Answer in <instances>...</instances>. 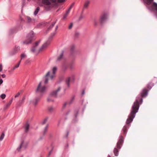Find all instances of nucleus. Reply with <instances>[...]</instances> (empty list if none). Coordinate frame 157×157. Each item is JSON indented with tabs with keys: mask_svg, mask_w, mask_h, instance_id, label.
<instances>
[{
	"mask_svg": "<svg viewBox=\"0 0 157 157\" xmlns=\"http://www.w3.org/2000/svg\"><path fill=\"white\" fill-rule=\"evenodd\" d=\"M57 69H51L48 71L45 75L44 82H40L38 84L36 90V93H39L41 94H44L46 90V87L44 84H47L48 82L49 78L51 79L53 78L55 76V74Z\"/></svg>",
	"mask_w": 157,
	"mask_h": 157,
	"instance_id": "1",
	"label": "nucleus"
},
{
	"mask_svg": "<svg viewBox=\"0 0 157 157\" xmlns=\"http://www.w3.org/2000/svg\"><path fill=\"white\" fill-rule=\"evenodd\" d=\"M142 99L141 98H138L137 99L136 101L134 102L133 105L130 115L127 119L126 123L127 124H128L131 123L135 117V114L137 112L139 107V102L141 103L142 101Z\"/></svg>",
	"mask_w": 157,
	"mask_h": 157,
	"instance_id": "2",
	"label": "nucleus"
},
{
	"mask_svg": "<svg viewBox=\"0 0 157 157\" xmlns=\"http://www.w3.org/2000/svg\"><path fill=\"white\" fill-rule=\"evenodd\" d=\"M36 37L33 31H31L27 35L26 40L23 41L22 43L24 44H28L31 43L32 41L35 40Z\"/></svg>",
	"mask_w": 157,
	"mask_h": 157,
	"instance_id": "3",
	"label": "nucleus"
},
{
	"mask_svg": "<svg viewBox=\"0 0 157 157\" xmlns=\"http://www.w3.org/2000/svg\"><path fill=\"white\" fill-rule=\"evenodd\" d=\"M20 50V47L18 46H15L13 49L10 52V55L13 56L16 54Z\"/></svg>",
	"mask_w": 157,
	"mask_h": 157,
	"instance_id": "4",
	"label": "nucleus"
},
{
	"mask_svg": "<svg viewBox=\"0 0 157 157\" xmlns=\"http://www.w3.org/2000/svg\"><path fill=\"white\" fill-rule=\"evenodd\" d=\"M123 141V137L122 136H121L120 139L117 144V147L118 149H120L121 146L122 145Z\"/></svg>",
	"mask_w": 157,
	"mask_h": 157,
	"instance_id": "5",
	"label": "nucleus"
},
{
	"mask_svg": "<svg viewBox=\"0 0 157 157\" xmlns=\"http://www.w3.org/2000/svg\"><path fill=\"white\" fill-rule=\"evenodd\" d=\"M107 13H104L102 15L100 18V22L101 24H103L107 18Z\"/></svg>",
	"mask_w": 157,
	"mask_h": 157,
	"instance_id": "6",
	"label": "nucleus"
},
{
	"mask_svg": "<svg viewBox=\"0 0 157 157\" xmlns=\"http://www.w3.org/2000/svg\"><path fill=\"white\" fill-rule=\"evenodd\" d=\"M60 87H58L56 90L52 92L51 94V95L52 97H56L57 93L59 92L61 90Z\"/></svg>",
	"mask_w": 157,
	"mask_h": 157,
	"instance_id": "7",
	"label": "nucleus"
},
{
	"mask_svg": "<svg viewBox=\"0 0 157 157\" xmlns=\"http://www.w3.org/2000/svg\"><path fill=\"white\" fill-rule=\"evenodd\" d=\"M50 42L48 41H47L44 43L42 46L40 48L39 50V52H40L42 50H43L44 49L47 47L48 46Z\"/></svg>",
	"mask_w": 157,
	"mask_h": 157,
	"instance_id": "8",
	"label": "nucleus"
},
{
	"mask_svg": "<svg viewBox=\"0 0 157 157\" xmlns=\"http://www.w3.org/2000/svg\"><path fill=\"white\" fill-rule=\"evenodd\" d=\"M90 3V1L88 0H86L84 3L83 10L82 11V13L84 11V10L87 9L88 6Z\"/></svg>",
	"mask_w": 157,
	"mask_h": 157,
	"instance_id": "9",
	"label": "nucleus"
},
{
	"mask_svg": "<svg viewBox=\"0 0 157 157\" xmlns=\"http://www.w3.org/2000/svg\"><path fill=\"white\" fill-rule=\"evenodd\" d=\"M152 6L155 10V14L157 18V3L156 2H154L152 5Z\"/></svg>",
	"mask_w": 157,
	"mask_h": 157,
	"instance_id": "10",
	"label": "nucleus"
},
{
	"mask_svg": "<svg viewBox=\"0 0 157 157\" xmlns=\"http://www.w3.org/2000/svg\"><path fill=\"white\" fill-rule=\"evenodd\" d=\"M40 98H36L32 101V103L34 105L36 106L40 101Z\"/></svg>",
	"mask_w": 157,
	"mask_h": 157,
	"instance_id": "11",
	"label": "nucleus"
},
{
	"mask_svg": "<svg viewBox=\"0 0 157 157\" xmlns=\"http://www.w3.org/2000/svg\"><path fill=\"white\" fill-rule=\"evenodd\" d=\"M147 90L146 89H144L141 93V96L144 97L147 96Z\"/></svg>",
	"mask_w": 157,
	"mask_h": 157,
	"instance_id": "12",
	"label": "nucleus"
},
{
	"mask_svg": "<svg viewBox=\"0 0 157 157\" xmlns=\"http://www.w3.org/2000/svg\"><path fill=\"white\" fill-rule=\"evenodd\" d=\"M74 97H73L71 101L68 103H67V102H65V103L63 105V108H65L66 106L67 105V104H69V105H70L71 104L72 102H73V101H74Z\"/></svg>",
	"mask_w": 157,
	"mask_h": 157,
	"instance_id": "13",
	"label": "nucleus"
},
{
	"mask_svg": "<svg viewBox=\"0 0 157 157\" xmlns=\"http://www.w3.org/2000/svg\"><path fill=\"white\" fill-rule=\"evenodd\" d=\"M48 124H47L46 126L44 128V129L43 132H42V135L43 136H44L46 134L47 131L48 129Z\"/></svg>",
	"mask_w": 157,
	"mask_h": 157,
	"instance_id": "14",
	"label": "nucleus"
},
{
	"mask_svg": "<svg viewBox=\"0 0 157 157\" xmlns=\"http://www.w3.org/2000/svg\"><path fill=\"white\" fill-rule=\"evenodd\" d=\"M64 51H62V52L60 56L58 57L57 59V61H60L62 59H63V55L64 54Z\"/></svg>",
	"mask_w": 157,
	"mask_h": 157,
	"instance_id": "15",
	"label": "nucleus"
},
{
	"mask_svg": "<svg viewBox=\"0 0 157 157\" xmlns=\"http://www.w3.org/2000/svg\"><path fill=\"white\" fill-rule=\"evenodd\" d=\"M29 127V124L28 123H26L25 126V132H27L28 131Z\"/></svg>",
	"mask_w": 157,
	"mask_h": 157,
	"instance_id": "16",
	"label": "nucleus"
},
{
	"mask_svg": "<svg viewBox=\"0 0 157 157\" xmlns=\"http://www.w3.org/2000/svg\"><path fill=\"white\" fill-rule=\"evenodd\" d=\"M42 3L44 5H51V3L49 0H42Z\"/></svg>",
	"mask_w": 157,
	"mask_h": 157,
	"instance_id": "17",
	"label": "nucleus"
},
{
	"mask_svg": "<svg viewBox=\"0 0 157 157\" xmlns=\"http://www.w3.org/2000/svg\"><path fill=\"white\" fill-rule=\"evenodd\" d=\"M153 1V0H143L144 2L147 5L150 4Z\"/></svg>",
	"mask_w": 157,
	"mask_h": 157,
	"instance_id": "18",
	"label": "nucleus"
},
{
	"mask_svg": "<svg viewBox=\"0 0 157 157\" xmlns=\"http://www.w3.org/2000/svg\"><path fill=\"white\" fill-rule=\"evenodd\" d=\"M40 10V8L39 7H37L36 9L35 10L34 12V15L35 16H36L38 14V12Z\"/></svg>",
	"mask_w": 157,
	"mask_h": 157,
	"instance_id": "19",
	"label": "nucleus"
},
{
	"mask_svg": "<svg viewBox=\"0 0 157 157\" xmlns=\"http://www.w3.org/2000/svg\"><path fill=\"white\" fill-rule=\"evenodd\" d=\"M70 78H67L66 80V83L67 84V86L69 87V82L70 81Z\"/></svg>",
	"mask_w": 157,
	"mask_h": 157,
	"instance_id": "20",
	"label": "nucleus"
},
{
	"mask_svg": "<svg viewBox=\"0 0 157 157\" xmlns=\"http://www.w3.org/2000/svg\"><path fill=\"white\" fill-rule=\"evenodd\" d=\"M48 117H46L44 118L41 122L42 124L43 125L46 124L48 120Z\"/></svg>",
	"mask_w": 157,
	"mask_h": 157,
	"instance_id": "21",
	"label": "nucleus"
},
{
	"mask_svg": "<svg viewBox=\"0 0 157 157\" xmlns=\"http://www.w3.org/2000/svg\"><path fill=\"white\" fill-rule=\"evenodd\" d=\"M113 152L115 154V156H117L118 155V151L117 148H114L113 151Z\"/></svg>",
	"mask_w": 157,
	"mask_h": 157,
	"instance_id": "22",
	"label": "nucleus"
},
{
	"mask_svg": "<svg viewBox=\"0 0 157 157\" xmlns=\"http://www.w3.org/2000/svg\"><path fill=\"white\" fill-rule=\"evenodd\" d=\"M24 142L23 141H22V142H21V144L19 146V147H18L17 149V150L18 151H21V148H22V145L23 144H24Z\"/></svg>",
	"mask_w": 157,
	"mask_h": 157,
	"instance_id": "23",
	"label": "nucleus"
},
{
	"mask_svg": "<svg viewBox=\"0 0 157 157\" xmlns=\"http://www.w3.org/2000/svg\"><path fill=\"white\" fill-rule=\"evenodd\" d=\"M13 98H12V99L9 102V103H8L6 105V108L8 107L11 105V104L12 103V102L13 101Z\"/></svg>",
	"mask_w": 157,
	"mask_h": 157,
	"instance_id": "24",
	"label": "nucleus"
},
{
	"mask_svg": "<svg viewBox=\"0 0 157 157\" xmlns=\"http://www.w3.org/2000/svg\"><path fill=\"white\" fill-rule=\"evenodd\" d=\"M128 128L127 126H124L123 128V134H125L126 133V131L127 129Z\"/></svg>",
	"mask_w": 157,
	"mask_h": 157,
	"instance_id": "25",
	"label": "nucleus"
},
{
	"mask_svg": "<svg viewBox=\"0 0 157 157\" xmlns=\"http://www.w3.org/2000/svg\"><path fill=\"white\" fill-rule=\"evenodd\" d=\"M56 22V21H55L53 22L52 23V24L51 25H50V26L48 28V30H49L50 29H52L53 27L54 26V25H55Z\"/></svg>",
	"mask_w": 157,
	"mask_h": 157,
	"instance_id": "26",
	"label": "nucleus"
},
{
	"mask_svg": "<svg viewBox=\"0 0 157 157\" xmlns=\"http://www.w3.org/2000/svg\"><path fill=\"white\" fill-rule=\"evenodd\" d=\"M75 48V47L74 46H72L71 48L70 49V54L71 55H73Z\"/></svg>",
	"mask_w": 157,
	"mask_h": 157,
	"instance_id": "27",
	"label": "nucleus"
},
{
	"mask_svg": "<svg viewBox=\"0 0 157 157\" xmlns=\"http://www.w3.org/2000/svg\"><path fill=\"white\" fill-rule=\"evenodd\" d=\"M21 60H20L14 66V67H13V69H16L17 67H18L19 66L20 64V63H21Z\"/></svg>",
	"mask_w": 157,
	"mask_h": 157,
	"instance_id": "28",
	"label": "nucleus"
},
{
	"mask_svg": "<svg viewBox=\"0 0 157 157\" xmlns=\"http://www.w3.org/2000/svg\"><path fill=\"white\" fill-rule=\"evenodd\" d=\"M50 5H45L44 7L46 10H48L50 9Z\"/></svg>",
	"mask_w": 157,
	"mask_h": 157,
	"instance_id": "29",
	"label": "nucleus"
},
{
	"mask_svg": "<svg viewBox=\"0 0 157 157\" xmlns=\"http://www.w3.org/2000/svg\"><path fill=\"white\" fill-rule=\"evenodd\" d=\"M5 136V134L2 133L0 136V141H2Z\"/></svg>",
	"mask_w": 157,
	"mask_h": 157,
	"instance_id": "30",
	"label": "nucleus"
},
{
	"mask_svg": "<svg viewBox=\"0 0 157 157\" xmlns=\"http://www.w3.org/2000/svg\"><path fill=\"white\" fill-rule=\"evenodd\" d=\"M54 109V108L52 106H50L48 108V110L50 112L52 111Z\"/></svg>",
	"mask_w": 157,
	"mask_h": 157,
	"instance_id": "31",
	"label": "nucleus"
},
{
	"mask_svg": "<svg viewBox=\"0 0 157 157\" xmlns=\"http://www.w3.org/2000/svg\"><path fill=\"white\" fill-rule=\"evenodd\" d=\"M26 56V55L25 53H22L21 55V60L23 58L25 57Z\"/></svg>",
	"mask_w": 157,
	"mask_h": 157,
	"instance_id": "32",
	"label": "nucleus"
},
{
	"mask_svg": "<svg viewBox=\"0 0 157 157\" xmlns=\"http://www.w3.org/2000/svg\"><path fill=\"white\" fill-rule=\"evenodd\" d=\"M36 46H33L31 48V51L32 52H35V50H36Z\"/></svg>",
	"mask_w": 157,
	"mask_h": 157,
	"instance_id": "33",
	"label": "nucleus"
},
{
	"mask_svg": "<svg viewBox=\"0 0 157 157\" xmlns=\"http://www.w3.org/2000/svg\"><path fill=\"white\" fill-rule=\"evenodd\" d=\"M25 0H22V8L25 5Z\"/></svg>",
	"mask_w": 157,
	"mask_h": 157,
	"instance_id": "34",
	"label": "nucleus"
},
{
	"mask_svg": "<svg viewBox=\"0 0 157 157\" xmlns=\"http://www.w3.org/2000/svg\"><path fill=\"white\" fill-rule=\"evenodd\" d=\"M53 148L52 147V149L51 150L49 151L48 155L47 156V157H49V156L51 155L52 151L53 150Z\"/></svg>",
	"mask_w": 157,
	"mask_h": 157,
	"instance_id": "35",
	"label": "nucleus"
},
{
	"mask_svg": "<svg viewBox=\"0 0 157 157\" xmlns=\"http://www.w3.org/2000/svg\"><path fill=\"white\" fill-rule=\"evenodd\" d=\"M13 69H9L7 72L8 74H10L12 73L13 71Z\"/></svg>",
	"mask_w": 157,
	"mask_h": 157,
	"instance_id": "36",
	"label": "nucleus"
},
{
	"mask_svg": "<svg viewBox=\"0 0 157 157\" xmlns=\"http://www.w3.org/2000/svg\"><path fill=\"white\" fill-rule=\"evenodd\" d=\"M21 94V92H18L14 96L15 98H17L19 97V96Z\"/></svg>",
	"mask_w": 157,
	"mask_h": 157,
	"instance_id": "37",
	"label": "nucleus"
},
{
	"mask_svg": "<svg viewBox=\"0 0 157 157\" xmlns=\"http://www.w3.org/2000/svg\"><path fill=\"white\" fill-rule=\"evenodd\" d=\"M56 33L55 32L52 33L50 36L49 40L52 39L55 35Z\"/></svg>",
	"mask_w": 157,
	"mask_h": 157,
	"instance_id": "38",
	"label": "nucleus"
},
{
	"mask_svg": "<svg viewBox=\"0 0 157 157\" xmlns=\"http://www.w3.org/2000/svg\"><path fill=\"white\" fill-rule=\"evenodd\" d=\"M0 97L2 99H3L5 98L6 95L5 94H2L1 95Z\"/></svg>",
	"mask_w": 157,
	"mask_h": 157,
	"instance_id": "39",
	"label": "nucleus"
},
{
	"mask_svg": "<svg viewBox=\"0 0 157 157\" xmlns=\"http://www.w3.org/2000/svg\"><path fill=\"white\" fill-rule=\"evenodd\" d=\"M27 19L28 22H30L32 21V19L30 17H27Z\"/></svg>",
	"mask_w": 157,
	"mask_h": 157,
	"instance_id": "40",
	"label": "nucleus"
},
{
	"mask_svg": "<svg viewBox=\"0 0 157 157\" xmlns=\"http://www.w3.org/2000/svg\"><path fill=\"white\" fill-rule=\"evenodd\" d=\"M40 40H39V41H36L35 43V46H36V47H37L39 44V43H40Z\"/></svg>",
	"mask_w": 157,
	"mask_h": 157,
	"instance_id": "41",
	"label": "nucleus"
},
{
	"mask_svg": "<svg viewBox=\"0 0 157 157\" xmlns=\"http://www.w3.org/2000/svg\"><path fill=\"white\" fill-rule=\"evenodd\" d=\"M75 5V2H73L71 5L70 6L69 9H70V10L72 8V7L74 6Z\"/></svg>",
	"mask_w": 157,
	"mask_h": 157,
	"instance_id": "42",
	"label": "nucleus"
},
{
	"mask_svg": "<svg viewBox=\"0 0 157 157\" xmlns=\"http://www.w3.org/2000/svg\"><path fill=\"white\" fill-rule=\"evenodd\" d=\"M47 100L48 102H50L53 101V100L50 97L48 98L47 99Z\"/></svg>",
	"mask_w": 157,
	"mask_h": 157,
	"instance_id": "43",
	"label": "nucleus"
},
{
	"mask_svg": "<svg viewBox=\"0 0 157 157\" xmlns=\"http://www.w3.org/2000/svg\"><path fill=\"white\" fill-rule=\"evenodd\" d=\"M72 26H73V24L71 23L70 24V25L68 27L69 29H71L72 28Z\"/></svg>",
	"mask_w": 157,
	"mask_h": 157,
	"instance_id": "44",
	"label": "nucleus"
},
{
	"mask_svg": "<svg viewBox=\"0 0 157 157\" xmlns=\"http://www.w3.org/2000/svg\"><path fill=\"white\" fill-rule=\"evenodd\" d=\"M68 14H67L66 13H65V14L64 15L63 17V19H65L67 17V16Z\"/></svg>",
	"mask_w": 157,
	"mask_h": 157,
	"instance_id": "45",
	"label": "nucleus"
},
{
	"mask_svg": "<svg viewBox=\"0 0 157 157\" xmlns=\"http://www.w3.org/2000/svg\"><path fill=\"white\" fill-rule=\"evenodd\" d=\"M94 22L95 25H97L98 23V21L96 19H94Z\"/></svg>",
	"mask_w": 157,
	"mask_h": 157,
	"instance_id": "46",
	"label": "nucleus"
},
{
	"mask_svg": "<svg viewBox=\"0 0 157 157\" xmlns=\"http://www.w3.org/2000/svg\"><path fill=\"white\" fill-rule=\"evenodd\" d=\"M71 10H70V9L69 8L68 10L66 11V13L67 14H68L70 12Z\"/></svg>",
	"mask_w": 157,
	"mask_h": 157,
	"instance_id": "47",
	"label": "nucleus"
},
{
	"mask_svg": "<svg viewBox=\"0 0 157 157\" xmlns=\"http://www.w3.org/2000/svg\"><path fill=\"white\" fill-rule=\"evenodd\" d=\"M65 0H58V2H63L65 1Z\"/></svg>",
	"mask_w": 157,
	"mask_h": 157,
	"instance_id": "48",
	"label": "nucleus"
},
{
	"mask_svg": "<svg viewBox=\"0 0 157 157\" xmlns=\"http://www.w3.org/2000/svg\"><path fill=\"white\" fill-rule=\"evenodd\" d=\"M151 86H150V84H148L147 86V88L149 89H150L151 88Z\"/></svg>",
	"mask_w": 157,
	"mask_h": 157,
	"instance_id": "49",
	"label": "nucleus"
},
{
	"mask_svg": "<svg viewBox=\"0 0 157 157\" xmlns=\"http://www.w3.org/2000/svg\"><path fill=\"white\" fill-rule=\"evenodd\" d=\"M13 30H14L13 29H11L10 30V33H12L14 32V31Z\"/></svg>",
	"mask_w": 157,
	"mask_h": 157,
	"instance_id": "50",
	"label": "nucleus"
},
{
	"mask_svg": "<svg viewBox=\"0 0 157 157\" xmlns=\"http://www.w3.org/2000/svg\"><path fill=\"white\" fill-rule=\"evenodd\" d=\"M3 81L2 79H0V85H1L3 83Z\"/></svg>",
	"mask_w": 157,
	"mask_h": 157,
	"instance_id": "51",
	"label": "nucleus"
},
{
	"mask_svg": "<svg viewBox=\"0 0 157 157\" xmlns=\"http://www.w3.org/2000/svg\"><path fill=\"white\" fill-rule=\"evenodd\" d=\"M52 2L55 3L56 2V0H50Z\"/></svg>",
	"mask_w": 157,
	"mask_h": 157,
	"instance_id": "52",
	"label": "nucleus"
},
{
	"mask_svg": "<svg viewBox=\"0 0 157 157\" xmlns=\"http://www.w3.org/2000/svg\"><path fill=\"white\" fill-rule=\"evenodd\" d=\"M2 76L3 78H5L6 77V75L5 74H2Z\"/></svg>",
	"mask_w": 157,
	"mask_h": 157,
	"instance_id": "53",
	"label": "nucleus"
},
{
	"mask_svg": "<svg viewBox=\"0 0 157 157\" xmlns=\"http://www.w3.org/2000/svg\"><path fill=\"white\" fill-rule=\"evenodd\" d=\"M25 98L24 97H23L22 99V102H23L24 101L25 99Z\"/></svg>",
	"mask_w": 157,
	"mask_h": 157,
	"instance_id": "54",
	"label": "nucleus"
},
{
	"mask_svg": "<svg viewBox=\"0 0 157 157\" xmlns=\"http://www.w3.org/2000/svg\"><path fill=\"white\" fill-rule=\"evenodd\" d=\"M2 64H0V69H2Z\"/></svg>",
	"mask_w": 157,
	"mask_h": 157,
	"instance_id": "55",
	"label": "nucleus"
},
{
	"mask_svg": "<svg viewBox=\"0 0 157 157\" xmlns=\"http://www.w3.org/2000/svg\"><path fill=\"white\" fill-rule=\"evenodd\" d=\"M84 93H85V91L84 90H83L82 93V94L83 95L84 94Z\"/></svg>",
	"mask_w": 157,
	"mask_h": 157,
	"instance_id": "56",
	"label": "nucleus"
},
{
	"mask_svg": "<svg viewBox=\"0 0 157 157\" xmlns=\"http://www.w3.org/2000/svg\"><path fill=\"white\" fill-rule=\"evenodd\" d=\"M52 69H57V67H56L55 66V67H53Z\"/></svg>",
	"mask_w": 157,
	"mask_h": 157,
	"instance_id": "57",
	"label": "nucleus"
},
{
	"mask_svg": "<svg viewBox=\"0 0 157 157\" xmlns=\"http://www.w3.org/2000/svg\"><path fill=\"white\" fill-rule=\"evenodd\" d=\"M82 17H83L82 16H80V17H79V19H81L82 18Z\"/></svg>",
	"mask_w": 157,
	"mask_h": 157,
	"instance_id": "58",
	"label": "nucleus"
},
{
	"mask_svg": "<svg viewBox=\"0 0 157 157\" xmlns=\"http://www.w3.org/2000/svg\"><path fill=\"white\" fill-rule=\"evenodd\" d=\"M58 28V26H57L56 27V29H55V30H56Z\"/></svg>",
	"mask_w": 157,
	"mask_h": 157,
	"instance_id": "59",
	"label": "nucleus"
},
{
	"mask_svg": "<svg viewBox=\"0 0 157 157\" xmlns=\"http://www.w3.org/2000/svg\"><path fill=\"white\" fill-rule=\"evenodd\" d=\"M20 20L21 21H23V19L21 17L20 18Z\"/></svg>",
	"mask_w": 157,
	"mask_h": 157,
	"instance_id": "60",
	"label": "nucleus"
},
{
	"mask_svg": "<svg viewBox=\"0 0 157 157\" xmlns=\"http://www.w3.org/2000/svg\"><path fill=\"white\" fill-rule=\"evenodd\" d=\"M2 71V69H0V72Z\"/></svg>",
	"mask_w": 157,
	"mask_h": 157,
	"instance_id": "61",
	"label": "nucleus"
},
{
	"mask_svg": "<svg viewBox=\"0 0 157 157\" xmlns=\"http://www.w3.org/2000/svg\"><path fill=\"white\" fill-rule=\"evenodd\" d=\"M108 157H110V155H108Z\"/></svg>",
	"mask_w": 157,
	"mask_h": 157,
	"instance_id": "62",
	"label": "nucleus"
},
{
	"mask_svg": "<svg viewBox=\"0 0 157 157\" xmlns=\"http://www.w3.org/2000/svg\"><path fill=\"white\" fill-rule=\"evenodd\" d=\"M31 0H28V1H30Z\"/></svg>",
	"mask_w": 157,
	"mask_h": 157,
	"instance_id": "63",
	"label": "nucleus"
},
{
	"mask_svg": "<svg viewBox=\"0 0 157 157\" xmlns=\"http://www.w3.org/2000/svg\"><path fill=\"white\" fill-rule=\"evenodd\" d=\"M76 35H78V34H77V33H76Z\"/></svg>",
	"mask_w": 157,
	"mask_h": 157,
	"instance_id": "64",
	"label": "nucleus"
}]
</instances>
